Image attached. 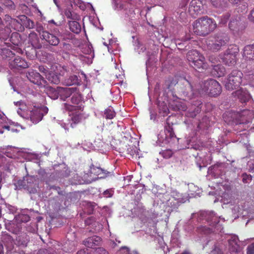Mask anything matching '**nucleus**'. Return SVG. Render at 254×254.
<instances>
[{
    "mask_svg": "<svg viewBox=\"0 0 254 254\" xmlns=\"http://www.w3.org/2000/svg\"><path fill=\"white\" fill-rule=\"evenodd\" d=\"M173 85H176L175 92L183 100H190L199 94V89L198 91L193 89L190 82L185 78L180 81L179 83L176 80H172L168 88H171Z\"/></svg>",
    "mask_w": 254,
    "mask_h": 254,
    "instance_id": "1",
    "label": "nucleus"
},
{
    "mask_svg": "<svg viewBox=\"0 0 254 254\" xmlns=\"http://www.w3.org/2000/svg\"><path fill=\"white\" fill-rule=\"evenodd\" d=\"M192 27L193 31L196 35L205 36L216 28L217 24L214 19L205 16L195 20Z\"/></svg>",
    "mask_w": 254,
    "mask_h": 254,
    "instance_id": "2",
    "label": "nucleus"
},
{
    "mask_svg": "<svg viewBox=\"0 0 254 254\" xmlns=\"http://www.w3.org/2000/svg\"><path fill=\"white\" fill-rule=\"evenodd\" d=\"M221 92L222 87L220 83L213 79L204 81L199 88V95L208 94L212 97L218 96Z\"/></svg>",
    "mask_w": 254,
    "mask_h": 254,
    "instance_id": "3",
    "label": "nucleus"
},
{
    "mask_svg": "<svg viewBox=\"0 0 254 254\" xmlns=\"http://www.w3.org/2000/svg\"><path fill=\"white\" fill-rule=\"evenodd\" d=\"M230 40L228 34L224 32L216 34L211 40H209L207 43L208 49L212 52H217L222 47L227 45Z\"/></svg>",
    "mask_w": 254,
    "mask_h": 254,
    "instance_id": "4",
    "label": "nucleus"
},
{
    "mask_svg": "<svg viewBox=\"0 0 254 254\" xmlns=\"http://www.w3.org/2000/svg\"><path fill=\"white\" fill-rule=\"evenodd\" d=\"M171 117L169 116L166 119L164 126V134L160 133L158 135V139L162 143L167 144L171 141L176 138V135L172 127L173 123L170 122Z\"/></svg>",
    "mask_w": 254,
    "mask_h": 254,
    "instance_id": "5",
    "label": "nucleus"
},
{
    "mask_svg": "<svg viewBox=\"0 0 254 254\" xmlns=\"http://www.w3.org/2000/svg\"><path fill=\"white\" fill-rule=\"evenodd\" d=\"M243 73L238 70H234L229 75L225 83V88L229 90L236 89L242 81Z\"/></svg>",
    "mask_w": 254,
    "mask_h": 254,
    "instance_id": "6",
    "label": "nucleus"
},
{
    "mask_svg": "<svg viewBox=\"0 0 254 254\" xmlns=\"http://www.w3.org/2000/svg\"><path fill=\"white\" fill-rule=\"evenodd\" d=\"M70 102L72 104L67 103L64 104V109L68 112H73L74 110H83L84 106L83 105L82 97L80 94L77 92L76 91L71 95Z\"/></svg>",
    "mask_w": 254,
    "mask_h": 254,
    "instance_id": "7",
    "label": "nucleus"
},
{
    "mask_svg": "<svg viewBox=\"0 0 254 254\" xmlns=\"http://www.w3.org/2000/svg\"><path fill=\"white\" fill-rule=\"evenodd\" d=\"M18 184L24 189L26 190L29 193L35 194L37 192L38 185L35 177L34 176H27L24 180L18 181Z\"/></svg>",
    "mask_w": 254,
    "mask_h": 254,
    "instance_id": "8",
    "label": "nucleus"
},
{
    "mask_svg": "<svg viewBox=\"0 0 254 254\" xmlns=\"http://www.w3.org/2000/svg\"><path fill=\"white\" fill-rule=\"evenodd\" d=\"M202 1L201 0H191L190 3L188 12L193 17L203 14L205 13Z\"/></svg>",
    "mask_w": 254,
    "mask_h": 254,
    "instance_id": "9",
    "label": "nucleus"
},
{
    "mask_svg": "<svg viewBox=\"0 0 254 254\" xmlns=\"http://www.w3.org/2000/svg\"><path fill=\"white\" fill-rule=\"evenodd\" d=\"M239 48L236 45L230 46L224 54L223 60L225 64L229 66L235 64Z\"/></svg>",
    "mask_w": 254,
    "mask_h": 254,
    "instance_id": "10",
    "label": "nucleus"
},
{
    "mask_svg": "<svg viewBox=\"0 0 254 254\" xmlns=\"http://www.w3.org/2000/svg\"><path fill=\"white\" fill-rule=\"evenodd\" d=\"M48 109L46 107L41 108H34L30 111V120L34 124H37L42 120L44 115L48 113Z\"/></svg>",
    "mask_w": 254,
    "mask_h": 254,
    "instance_id": "11",
    "label": "nucleus"
},
{
    "mask_svg": "<svg viewBox=\"0 0 254 254\" xmlns=\"http://www.w3.org/2000/svg\"><path fill=\"white\" fill-rule=\"evenodd\" d=\"M26 77L31 82L38 86L44 85L47 82L39 73L33 70L27 72Z\"/></svg>",
    "mask_w": 254,
    "mask_h": 254,
    "instance_id": "12",
    "label": "nucleus"
},
{
    "mask_svg": "<svg viewBox=\"0 0 254 254\" xmlns=\"http://www.w3.org/2000/svg\"><path fill=\"white\" fill-rule=\"evenodd\" d=\"M173 100L170 103L171 106L175 111H185L187 109V106L185 102L181 100L180 98L176 93H173Z\"/></svg>",
    "mask_w": 254,
    "mask_h": 254,
    "instance_id": "13",
    "label": "nucleus"
},
{
    "mask_svg": "<svg viewBox=\"0 0 254 254\" xmlns=\"http://www.w3.org/2000/svg\"><path fill=\"white\" fill-rule=\"evenodd\" d=\"M83 110H74L73 112H69V116L70 119L69 120L70 127L74 128L77 124H79L83 118V114L81 112Z\"/></svg>",
    "mask_w": 254,
    "mask_h": 254,
    "instance_id": "14",
    "label": "nucleus"
},
{
    "mask_svg": "<svg viewBox=\"0 0 254 254\" xmlns=\"http://www.w3.org/2000/svg\"><path fill=\"white\" fill-rule=\"evenodd\" d=\"M60 54L64 59H68L73 54L74 49L72 44L63 42L60 45Z\"/></svg>",
    "mask_w": 254,
    "mask_h": 254,
    "instance_id": "15",
    "label": "nucleus"
},
{
    "mask_svg": "<svg viewBox=\"0 0 254 254\" xmlns=\"http://www.w3.org/2000/svg\"><path fill=\"white\" fill-rule=\"evenodd\" d=\"M29 67L27 62L20 57H16L13 60L9 62V67L11 69L22 68H25Z\"/></svg>",
    "mask_w": 254,
    "mask_h": 254,
    "instance_id": "16",
    "label": "nucleus"
},
{
    "mask_svg": "<svg viewBox=\"0 0 254 254\" xmlns=\"http://www.w3.org/2000/svg\"><path fill=\"white\" fill-rule=\"evenodd\" d=\"M42 39L44 40L51 45L57 46L60 43V39L56 36L47 32H43L42 33Z\"/></svg>",
    "mask_w": 254,
    "mask_h": 254,
    "instance_id": "17",
    "label": "nucleus"
},
{
    "mask_svg": "<svg viewBox=\"0 0 254 254\" xmlns=\"http://www.w3.org/2000/svg\"><path fill=\"white\" fill-rule=\"evenodd\" d=\"M76 87H58L60 98L64 101H65L67 98L71 96L76 91Z\"/></svg>",
    "mask_w": 254,
    "mask_h": 254,
    "instance_id": "18",
    "label": "nucleus"
},
{
    "mask_svg": "<svg viewBox=\"0 0 254 254\" xmlns=\"http://www.w3.org/2000/svg\"><path fill=\"white\" fill-rule=\"evenodd\" d=\"M101 238L100 237L94 236L87 238L83 243L86 247L94 249L101 244Z\"/></svg>",
    "mask_w": 254,
    "mask_h": 254,
    "instance_id": "19",
    "label": "nucleus"
},
{
    "mask_svg": "<svg viewBox=\"0 0 254 254\" xmlns=\"http://www.w3.org/2000/svg\"><path fill=\"white\" fill-rule=\"evenodd\" d=\"M187 57L190 64L191 66H193V64L197 62V61L200 60L201 58L204 59V57L196 50L189 51L187 54Z\"/></svg>",
    "mask_w": 254,
    "mask_h": 254,
    "instance_id": "20",
    "label": "nucleus"
},
{
    "mask_svg": "<svg viewBox=\"0 0 254 254\" xmlns=\"http://www.w3.org/2000/svg\"><path fill=\"white\" fill-rule=\"evenodd\" d=\"M232 94L234 97H237L242 103L247 102L250 98V95L248 92L242 89L236 90L233 92Z\"/></svg>",
    "mask_w": 254,
    "mask_h": 254,
    "instance_id": "21",
    "label": "nucleus"
},
{
    "mask_svg": "<svg viewBox=\"0 0 254 254\" xmlns=\"http://www.w3.org/2000/svg\"><path fill=\"white\" fill-rule=\"evenodd\" d=\"M202 103L200 100H197L195 101H193L192 104V106L194 107V110L192 111H190V110L187 112L186 116L192 118L195 117L197 114H198L200 112L202 107Z\"/></svg>",
    "mask_w": 254,
    "mask_h": 254,
    "instance_id": "22",
    "label": "nucleus"
},
{
    "mask_svg": "<svg viewBox=\"0 0 254 254\" xmlns=\"http://www.w3.org/2000/svg\"><path fill=\"white\" fill-rule=\"evenodd\" d=\"M64 14L69 20H80V16L73 9L72 5L64 10Z\"/></svg>",
    "mask_w": 254,
    "mask_h": 254,
    "instance_id": "23",
    "label": "nucleus"
},
{
    "mask_svg": "<svg viewBox=\"0 0 254 254\" xmlns=\"http://www.w3.org/2000/svg\"><path fill=\"white\" fill-rule=\"evenodd\" d=\"M90 173L98 178H105L110 173L102 168L92 165L90 167Z\"/></svg>",
    "mask_w": 254,
    "mask_h": 254,
    "instance_id": "24",
    "label": "nucleus"
},
{
    "mask_svg": "<svg viewBox=\"0 0 254 254\" xmlns=\"http://www.w3.org/2000/svg\"><path fill=\"white\" fill-rule=\"evenodd\" d=\"M243 57L247 60H254V44L244 47Z\"/></svg>",
    "mask_w": 254,
    "mask_h": 254,
    "instance_id": "25",
    "label": "nucleus"
},
{
    "mask_svg": "<svg viewBox=\"0 0 254 254\" xmlns=\"http://www.w3.org/2000/svg\"><path fill=\"white\" fill-rule=\"evenodd\" d=\"M238 116H240V115L238 113L234 111H229L223 114V118L225 122L228 124H229L231 122L238 123V122L236 120Z\"/></svg>",
    "mask_w": 254,
    "mask_h": 254,
    "instance_id": "26",
    "label": "nucleus"
},
{
    "mask_svg": "<svg viewBox=\"0 0 254 254\" xmlns=\"http://www.w3.org/2000/svg\"><path fill=\"white\" fill-rule=\"evenodd\" d=\"M226 73L225 68L220 64L214 65L211 71V74L215 77H222Z\"/></svg>",
    "mask_w": 254,
    "mask_h": 254,
    "instance_id": "27",
    "label": "nucleus"
},
{
    "mask_svg": "<svg viewBox=\"0 0 254 254\" xmlns=\"http://www.w3.org/2000/svg\"><path fill=\"white\" fill-rule=\"evenodd\" d=\"M80 20H68V25L69 30L73 33L78 34L81 30V25L78 21Z\"/></svg>",
    "mask_w": 254,
    "mask_h": 254,
    "instance_id": "28",
    "label": "nucleus"
},
{
    "mask_svg": "<svg viewBox=\"0 0 254 254\" xmlns=\"http://www.w3.org/2000/svg\"><path fill=\"white\" fill-rule=\"evenodd\" d=\"M30 238L25 233H22L16 238L17 244L22 247H26L29 242Z\"/></svg>",
    "mask_w": 254,
    "mask_h": 254,
    "instance_id": "29",
    "label": "nucleus"
},
{
    "mask_svg": "<svg viewBox=\"0 0 254 254\" xmlns=\"http://www.w3.org/2000/svg\"><path fill=\"white\" fill-rule=\"evenodd\" d=\"M230 250L232 252L238 253L240 250V247L238 245V238L236 236H233L228 241Z\"/></svg>",
    "mask_w": 254,
    "mask_h": 254,
    "instance_id": "30",
    "label": "nucleus"
},
{
    "mask_svg": "<svg viewBox=\"0 0 254 254\" xmlns=\"http://www.w3.org/2000/svg\"><path fill=\"white\" fill-rule=\"evenodd\" d=\"M19 19L22 21V26H23V28L24 26L29 29H32L34 27V22L28 18L25 15H20L19 17Z\"/></svg>",
    "mask_w": 254,
    "mask_h": 254,
    "instance_id": "31",
    "label": "nucleus"
},
{
    "mask_svg": "<svg viewBox=\"0 0 254 254\" xmlns=\"http://www.w3.org/2000/svg\"><path fill=\"white\" fill-rule=\"evenodd\" d=\"M46 77L47 80L52 84H58L60 82L59 75L54 72L50 71Z\"/></svg>",
    "mask_w": 254,
    "mask_h": 254,
    "instance_id": "32",
    "label": "nucleus"
},
{
    "mask_svg": "<svg viewBox=\"0 0 254 254\" xmlns=\"http://www.w3.org/2000/svg\"><path fill=\"white\" fill-rule=\"evenodd\" d=\"M9 26L15 30L20 31H22L23 29V26H22V21L18 19H16L13 18L11 20V22H10V24H9Z\"/></svg>",
    "mask_w": 254,
    "mask_h": 254,
    "instance_id": "33",
    "label": "nucleus"
},
{
    "mask_svg": "<svg viewBox=\"0 0 254 254\" xmlns=\"http://www.w3.org/2000/svg\"><path fill=\"white\" fill-rule=\"evenodd\" d=\"M29 40L33 47L39 48L40 47L39 43V38L37 35L34 32H31L29 35Z\"/></svg>",
    "mask_w": 254,
    "mask_h": 254,
    "instance_id": "34",
    "label": "nucleus"
},
{
    "mask_svg": "<svg viewBox=\"0 0 254 254\" xmlns=\"http://www.w3.org/2000/svg\"><path fill=\"white\" fill-rule=\"evenodd\" d=\"M80 80L76 75H70L68 78L65 79L64 84L67 86H70L72 85H78L79 84Z\"/></svg>",
    "mask_w": 254,
    "mask_h": 254,
    "instance_id": "35",
    "label": "nucleus"
},
{
    "mask_svg": "<svg viewBox=\"0 0 254 254\" xmlns=\"http://www.w3.org/2000/svg\"><path fill=\"white\" fill-rule=\"evenodd\" d=\"M48 96L52 99H57L60 96V92L58 90V87L56 89L50 87L47 90Z\"/></svg>",
    "mask_w": 254,
    "mask_h": 254,
    "instance_id": "36",
    "label": "nucleus"
},
{
    "mask_svg": "<svg viewBox=\"0 0 254 254\" xmlns=\"http://www.w3.org/2000/svg\"><path fill=\"white\" fill-rule=\"evenodd\" d=\"M200 60H198L197 62H195L193 64V67L196 69H206L207 67V64L205 62V59H202L201 58L200 59Z\"/></svg>",
    "mask_w": 254,
    "mask_h": 254,
    "instance_id": "37",
    "label": "nucleus"
},
{
    "mask_svg": "<svg viewBox=\"0 0 254 254\" xmlns=\"http://www.w3.org/2000/svg\"><path fill=\"white\" fill-rule=\"evenodd\" d=\"M42 60L44 63H52L55 61L54 55L51 53L44 52L42 53Z\"/></svg>",
    "mask_w": 254,
    "mask_h": 254,
    "instance_id": "38",
    "label": "nucleus"
},
{
    "mask_svg": "<svg viewBox=\"0 0 254 254\" xmlns=\"http://www.w3.org/2000/svg\"><path fill=\"white\" fill-rule=\"evenodd\" d=\"M10 32V28L8 27L0 29V39L3 41L7 40L9 37Z\"/></svg>",
    "mask_w": 254,
    "mask_h": 254,
    "instance_id": "39",
    "label": "nucleus"
},
{
    "mask_svg": "<svg viewBox=\"0 0 254 254\" xmlns=\"http://www.w3.org/2000/svg\"><path fill=\"white\" fill-rule=\"evenodd\" d=\"M116 113L112 107H109L104 111V115L107 119H113L116 116Z\"/></svg>",
    "mask_w": 254,
    "mask_h": 254,
    "instance_id": "40",
    "label": "nucleus"
},
{
    "mask_svg": "<svg viewBox=\"0 0 254 254\" xmlns=\"http://www.w3.org/2000/svg\"><path fill=\"white\" fill-rule=\"evenodd\" d=\"M162 156L165 159H169L171 157L173 154V152L171 149H166L160 152Z\"/></svg>",
    "mask_w": 254,
    "mask_h": 254,
    "instance_id": "41",
    "label": "nucleus"
},
{
    "mask_svg": "<svg viewBox=\"0 0 254 254\" xmlns=\"http://www.w3.org/2000/svg\"><path fill=\"white\" fill-rule=\"evenodd\" d=\"M127 153L129 154L132 157H133L134 155H137L138 154V151L136 146H132L127 149Z\"/></svg>",
    "mask_w": 254,
    "mask_h": 254,
    "instance_id": "42",
    "label": "nucleus"
},
{
    "mask_svg": "<svg viewBox=\"0 0 254 254\" xmlns=\"http://www.w3.org/2000/svg\"><path fill=\"white\" fill-rule=\"evenodd\" d=\"M159 111L162 114L163 116H166L169 113V110L167 105L163 104L162 106H160Z\"/></svg>",
    "mask_w": 254,
    "mask_h": 254,
    "instance_id": "43",
    "label": "nucleus"
},
{
    "mask_svg": "<svg viewBox=\"0 0 254 254\" xmlns=\"http://www.w3.org/2000/svg\"><path fill=\"white\" fill-rule=\"evenodd\" d=\"M210 1L215 7H221L224 4V0H210Z\"/></svg>",
    "mask_w": 254,
    "mask_h": 254,
    "instance_id": "44",
    "label": "nucleus"
},
{
    "mask_svg": "<svg viewBox=\"0 0 254 254\" xmlns=\"http://www.w3.org/2000/svg\"><path fill=\"white\" fill-rule=\"evenodd\" d=\"M2 52L8 58H12L15 56V53L8 49H4L2 50Z\"/></svg>",
    "mask_w": 254,
    "mask_h": 254,
    "instance_id": "45",
    "label": "nucleus"
},
{
    "mask_svg": "<svg viewBox=\"0 0 254 254\" xmlns=\"http://www.w3.org/2000/svg\"><path fill=\"white\" fill-rule=\"evenodd\" d=\"M94 254H109V253L103 248H98L95 251Z\"/></svg>",
    "mask_w": 254,
    "mask_h": 254,
    "instance_id": "46",
    "label": "nucleus"
},
{
    "mask_svg": "<svg viewBox=\"0 0 254 254\" xmlns=\"http://www.w3.org/2000/svg\"><path fill=\"white\" fill-rule=\"evenodd\" d=\"M230 16V14L229 13H227L225 15H223L221 18L220 23L223 24H226L229 19Z\"/></svg>",
    "mask_w": 254,
    "mask_h": 254,
    "instance_id": "47",
    "label": "nucleus"
},
{
    "mask_svg": "<svg viewBox=\"0 0 254 254\" xmlns=\"http://www.w3.org/2000/svg\"><path fill=\"white\" fill-rule=\"evenodd\" d=\"M38 69L41 72L44 73L46 76L49 72L48 68L44 65H39Z\"/></svg>",
    "mask_w": 254,
    "mask_h": 254,
    "instance_id": "48",
    "label": "nucleus"
},
{
    "mask_svg": "<svg viewBox=\"0 0 254 254\" xmlns=\"http://www.w3.org/2000/svg\"><path fill=\"white\" fill-rule=\"evenodd\" d=\"M247 254H254V243L248 247Z\"/></svg>",
    "mask_w": 254,
    "mask_h": 254,
    "instance_id": "49",
    "label": "nucleus"
},
{
    "mask_svg": "<svg viewBox=\"0 0 254 254\" xmlns=\"http://www.w3.org/2000/svg\"><path fill=\"white\" fill-rule=\"evenodd\" d=\"M94 222H95V219L93 217H89L85 220V224L86 225H91Z\"/></svg>",
    "mask_w": 254,
    "mask_h": 254,
    "instance_id": "50",
    "label": "nucleus"
},
{
    "mask_svg": "<svg viewBox=\"0 0 254 254\" xmlns=\"http://www.w3.org/2000/svg\"><path fill=\"white\" fill-rule=\"evenodd\" d=\"M36 31L39 33L40 35V37L42 38V33H43V32H47V31H45L44 30V28L41 25L37 26L36 27Z\"/></svg>",
    "mask_w": 254,
    "mask_h": 254,
    "instance_id": "51",
    "label": "nucleus"
},
{
    "mask_svg": "<svg viewBox=\"0 0 254 254\" xmlns=\"http://www.w3.org/2000/svg\"><path fill=\"white\" fill-rule=\"evenodd\" d=\"M248 180H252V176L251 175H247V174H243V182L244 183H247Z\"/></svg>",
    "mask_w": 254,
    "mask_h": 254,
    "instance_id": "52",
    "label": "nucleus"
},
{
    "mask_svg": "<svg viewBox=\"0 0 254 254\" xmlns=\"http://www.w3.org/2000/svg\"><path fill=\"white\" fill-rule=\"evenodd\" d=\"M21 220L22 222H27L30 219V217L28 215H21L20 216Z\"/></svg>",
    "mask_w": 254,
    "mask_h": 254,
    "instance_id": "53",
    "label": "nucleus"
},
{
    "mask_svg": "<svg viewBox=\"0 0 254 254\" xmlns=\"http://www.w3.org/2000/svg\"><path fill=\"white\" fill-rule=\"evenodd\" d=\"M37 254H53L51 252L47 249H40Z\"/></svg>",
    "mask_w": 254,
    "mask_h": 254,
    "instance_id": "54",
    "label": "nucleus"
},
{
    "mask_svg": "<svg viewBox=\"0 0 254 254\" xmlns=\"http://www.w3.org/2000/svg\"><path fill=\"white\" fill-rule=\"evenodd\" d=\"M237 25V21H231L229 24V28L231 30H234L235 26Z\"/></svg>",
    "mask_w": 254,
    "mask_h": 254,
    "instance_id": "55",
    "label": "nucleus"
},
{
    "mask_svg": "<svg viewBox=\"0 0 254 254\" xmlns=\"http://www.w3.org/2000/svg\"><path fill=\"white\" fill-rule=\"evenodd\" d=\"M10 127L9 126H0V133H3L4 132V129H6L8 130H9Z\"/></svg>",
    "mask_w": 254,
    "mask_h": 254,
    "instance_id": "56",
    "label": "nucleus"
},
{
    "mask_svg": "<svg viewBox=\"0 0 254 254\" xmlns=\"http://www.w3.org/2000/svg\"><path fill=\"white\" fill-rule=\"evenodd\" d=\"M248 18L250 21L254 23V8L251 10L250 14L249 15Z\"/></svg>",
    "mask_w": 254,
    "mask_h": 254,
    "instance_id": "57",
    "label": "nucleus"
},
{
    "mask_svg": "<svg viewBox=\"0 0 254 254\" xmlns=\"http://www.w3.org/2000/svg\"><path fill=\"white\" fill-rule=\"evenodd\" d=\"M104 195L106 197H110L112 196L111 191L110 190H106L103 192Z\"/></svg>",
    "mask_w": 254,
    "mask_h": 254,
    "instance_id": "58",
    "label": "nucleus"
},
{
    "mask_svg": "<svg viewBox=\"0 0 254 254\" xmlns=\"http://www.w3.org/2000/svg\"><path fill=\"white\" fill-rule=\"evenodd\" d=\"M197 230L198 232H203L204 233H206L208 229L206 227L201 226L197 228Z\"/></svg>",
    "mask_w": 254,
    "mask_h": 254,
    "instance_id": "59",
    "label": "nucleus"
},
{
    "mask_svg": "<svg viewBox=\"0 0 254 254\" xmlns=\"http://www.w3.org/2000/svg\"><path fill=\"white\" fill-rule=\"evenodd\" d=\"M77 254H90L87 249H83L80 251H78L77 253Z\"/></svg>",
    "mask_w": 254,
    "mask_h": 254,
    "instance_id": "60",
    "label": "nucleus"
},
{
    "mask_svg": "<svg viewBox=\"0 0 254 254\" xmlns=\"http://www.w3.org/2000/svg\"><path fill=\"white\" fill-rule=\"evenodd\" d=\"M13 18H11L9 15H5L4 20L6 22H8V24H10V22H11V20H12Z\"/></svg>",
    "mask_w": 254,
    "mask_h": 254,
    "instance_id": "61",
    "label": "nucleus"
},
{
    "mask_svg": "<svg viewBox=\"0 0 254 254\" xmlns=\"http://www.w3.org/2000/svg\"><path fill=\"white\" fill-rule=\"evenodd\" d=\"M12 50L16 52V53H20L21 52L22 50L20 48H18V47L14 46L13 48H12Z\"/></svg>",
    "mask_w": 254,
    "mask_h": 254,
    "instance_id": "62",
    "label": "nucleus"
},
{
    "mask_svg": "<svg viewBox=\"0 0 254 254\" xmlns=\"http://www.w3.org/2000/svg\"><path fill=\"white\" fill-rule=\"evenodd\" d=\"M77 1V3H75L77 5H78L79 4V7L81 8V9H84V6L83 5H82V3L81 1H80L79 0H76ZM74 2H76L75 1Z\"/></svg>",
    "mask_w": 254,
    "mask_h": 254,
    "instance_id": "63",
    "label": "nucleus"
},
{
    "mask_svg": "<svg viewBox=\"0 0 254 254\" xmlns=\"http://www.w3.org/2000/svg\"><path fill=\"white\" fill-rule=\"evenodd\" d=\"M63 70L66 71V72H67V67L65 66H63L62 67Z\"/></svg>",
    "mask_w": 254,
    "mask_h": 254,
    "instance_id": "64",
    "label": "nucleus"
}]
</instances>
